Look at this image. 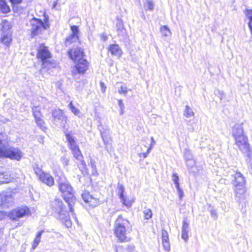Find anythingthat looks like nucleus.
Wrapping results in <instances>:
<instances>
[{
    "mask_svg": "<svg viewBox=\"0 0 252 252\" xmlns=\"http://www.w3.org/2000/svg\"><path fill=\"white\" fill-rule=\"evenodd\" d=\"M162 243L169 241L168 237L162 238Z\"/></svg>",
    "mask_w": 252,
    "mask_h": 252,
    "instance_id": "nucleus-53",
    "label": "nucleus"
},
{
    "mask_svg": "<svg viewBox=\"0 0 252 252\" xmlns=\"http://www.w3.org/2000/svg\"><path fill=\"white\" fill-rule=\"evenodd\" d=\"M58 186L62 196L68 204L71 215L76 221L77 218L75 215L73 210V206L76 202V198L73 193V188L67 180L63 178L60 179Z\"/></svg>",
    "mask_w": 252,
    "mask_h": 252,
    "instance_id": "nucleus-1",
    "label": "nucleus"
},
{
    "mask_svg": "<svg viewBox=\"0 0 252 252\" xmlns=\"http://www.w3.org/2000/svg\"><path fill=\"white\" fill-rule=\"evenodd\" d=\"M1 42L4 44L5 46H9L11 41L12 37L11 35L8 33H3L0 38Z\"/></svg>",
    "mask_w": 252,
    "mask_h": 252,
    "instance_id": "nucleus-22",
    "label": "nucleus"
},
{
    "mask_svg": "<svg viewBox=\"0 0 252 252\" xmlns=\"http://www.w3.org/2000/svg\"><path fill=\"white\" fill-rule=\"evenodd\" d=\"M125 191V188L122 184L118 183V192L119 197L121 199L125 196H124V193Z\"/></svg>",
    "mask_w": 252,
    "mask_h": 252,
    "instance_id": "nucleus-30",
    "label": "nucleus"
},
{
    "mask_svg": "<svg viewBox=\"0 0 252 252\" xmlns=\"http://www.w3.org/2000/svg\"><path fill=\"white\" fill-rule=\"evenodd\" d=\"M82 197L85 202L88 203L92 207H95L102 203V201L91 195L90 192L87 191H85L82 193Z\"/></svg>",
    "mask_w": 252,
    "mask_h": 252,
    "instance_id": "nucleus-12",
    "label": "nucleus"
},
{
    "mask_svg": "<svg viewBox=\"0 0 252 252\" xmlns=\"http://www.w3.org/2000/svg\"><path fill=\"white\" fill-rule=\"evenodd\" d=\"M177 192L179 195V197L181 200L182 199L183 197L184 196V193L183 192V190L181 189L178 190H177Z\"/></svg>",
    "mask_w": 252,
    "mask_h": 252,
    "instance_id": "nucleus-44",
    "label": "nucleus"
},
{
    "mask_svg": "<svg viewBox=\"0 0 252 252\" xmlns=\"http://www.w3.org/2000/svg\"><path fill=\"white\" fill-rule=\"evenodd\" d=\"M63 163H64L65 165L68 164V162H69L68 159H67V158H63Z\"/></svg>",
    "mask_w": 252,
    "mask_h": 252,
    "instance_id": "nucleus-51",
    "label": "nucleus"
},
{
    "mask_svg": "<svg viewBox=\"0 0 252 252\" xmlns=\"http://www.w3.org/2000/svg\"><path fill=\"white\" fill-rule=\"evenodd\" d=\"M68 54L70 58L73 60L74 62L82 60V59H84L85 55L83 50L80 48L71 49L68 51Z\"/></svg>",
    "mask_w": 252,
    "mask_h": 252,
    "instance_id": "nucleus-15",
    "label": "nucleus"
},
{
    "mask_svg": "<svg viewBox=\"0 0 252 252\" xmlns=\"http://www.w3.org/2000/svg\"><path fill=\"white\" fill-rule=\"evenodd\" d=\"M37 57L40 59L42 62L43 68H48V65L51 64L48 59L51 57V53L47 48L43 44H41L39 47ZM50 67L49 66V68Z\"/></svg>",
    "mask_w": 252,
    "mask_h": 252,
    "instance_id": "nucleus-8",
    "label": "nucleus"
},
{
    "mask_svg": "<svg viewBox=\"0 0 252 252\" xmlns=\"http://www.w3.org/2000/svg\"><path fill=\"white\" fill-rule=\"evenodd\" d=\"M70 30L72 33L66 37L65 41V44L66 46L69 45L71 43L77 41L79 39L78 33L79 30L78 26H70Z\"/></svg>",
    "mask_w": 252,
    "mask_h": 252,
    "instance_id": "nucleus-16",
    "label": "nucleus"
},
{
    "mask_svg": "<svg viewBox=\"0 0 252 252\" xmlns=\"http://www.w3.org/2000/svg\"><path fill=\"white\" fill-rule=\"evenodd\" d=\"M68 108L70 109L71 111L76 116L79 117V114L80 113V111L79 109L75 107L72 101H71L70 103L68 104Z\"/></svg>",
    "mask_w": 252,
    "mask_h": 252,
    "instance_id": "nucleus-28",
    "label": "nucleus"
},
{
    "mask_svg": "<svg viewBox=\"0 0 252 252\" xmlns=\"http://www.w3.org/2000/svg\"><path fill=\"white\" fill-rule=\"evenodd\" d=\"M161 34L164 36H168L171 34V32L166 26H162L160 28Z\"/></svg>",
    "mask_w": 252,
    "mask_h": 252,
    "instance_id": "nucleus-32",
    "label": "nucleus"
},
{
    "mask_svg": "<svg viewBox=\"0 0 252 252\" xmlns=\"http://www.w3.org/2000/svg\"><path fill=\"white\" fill-rule=\"evenodd\" d=\"M52 116L55 122L59 123L63 127L64 130L67 129L65 128V125L67 123V118L62 110L57 109L54 110L52 112Z\"/></svg>",
    "mask_w": 252,
    "mask_h": 252,
    "instance_id": "nucleus-13",
    "label": "nucleus"
},
{
    "mask_svg": "<svg viewBox=\"0 0 252 252\" xmlns=\"http://www.w3.org/2000/svg\"><path fill=\"white\" fill-rule=\"evenodd\" d=\"M124 109H125V108L121 109V111H120V115H122L124 114Z\"/></svg>",
    "mask_w": 252,
    "mask_h": 252,
    "instance_id": "nucleus-55",
    "label": "nucleus"
},
{
    "mask_svg": "<svg viewBox=\"0 0 252 252\" xmlns=\"http://www.w3.org/2000/svg\"><path fill=\"white\" fill-rule=\"evenodd\" d=\"M126 250L128 252H135V247L133 245H129L126 248Z\"/></svg>",
    "mask_w": 252,
    "mask_h": 252,
    "instance_id": "nucleus-40",
    "label": "nucleus"
},
{
    "mask_svg": "<svg viewBox=\"0 0 252 252\" xmlns=\"http://www.w3.org/2000/svg\"><path fill=\"white\" fill-rule=\"evenodd\" d=\"M243 123L237 124L232 128V135L235 139L236 144L243 153L250 156V147L248 138L244 133Z\"/></svg>",
    "mask_w": 252,
    "mask_h": 252,
    "instance_id": "nucleus-2",
    "label": "nucleus"
},
{
    "mask_svg": "<svg viewBox=\"0 0 252 252\" xmlns=\"http://www.w3.org/2000/svg\"><path fill=\"white\" fill-rule=\"evenodd\" d=\"M101 86H102V85H103V83H101Z\"/></svg>",
    "mask_w": 252,
    "mask_h": 252,
    "instance_id": "nucleus-58",
    "label": "nucleus"
},
{
    "mask_svg": "<svg viewBox=\"0 0 252 252\" xmlns=\"http://www.w3.org/2000/svg\"><path fill=\"white\" fill-rule=\"evenodd\" d=\"M121 200L122 203L124 205L126 206L127 207H131L132 203V201H131V200L127 201L125 197H124L123 198H122Z\"/></svg>",
    "mask_w": 252,
    "mask_h": 252,
    "instance_id": "nucleus-36",
    "label": "nucleus"
},
{
    "mask_svg": "<svg viewBox=\"0 0 252 252\" xmlns=\"http://www.w3.org/2000/svg\"><path fill=\"white\" fill-rule=\"evenodd\" d=\"M189 229V224L186 220H184L183 221L181 237L185 241H187L188 239V232Z\"/></svg>",
    "mask_w": 252,
    "mask_h": 252,
    "instance_id": "nucleus-21",
    "label": "nucleus"
},
{
    "mask_svg": "<svg viewBox=\"0 0 252 252\" xmlns=\"http://www.w3.org/2000/svg\"><path fill=\"white\" fill-rule=\"evenodd\" d=\"M234 191L236 195V199L241 201L244 199V193L246 191L245 180L244 176L239 172H236L234 175Z\"/></svg>",
    "mask_w": 252,
    "mask_h": 252,
    "instance_id": "nucleus-6",
    "label": "nucleus"
},
{
    "mask_svg": "<svg viewBox=\"0 0 252 252\" xmlns=\"http://www.w3.org/2000/svg\"><path fill=\"white\" fill-rule=\"evenodd\" d=\"M31 35L32 37L34 36L41 34L50 27L49 19L45 18L44 21L42 20L33 18L30 20Z\"/></svg>",
    "mask_w": 252,
    "mask_h": 252,
    "instance_id": "nucleus-5",
    "label": "nucleus"
},
{
    "mask_svg": "<svg viewBox=\"0 0 252 252\" xmlns=\"http://www.w3.org/2000/svg\"><path fill=\"white\" fill-rule=\"evenodd\" d=\"M32 113L35 119L41 116L40 111L37 107H33L32 108Z\"/></svg>",
    "mask_w": 252,
    "mask_h": 252,
    "instance_id": "nucleus-35",
    "label": "nucleus"
},
{
    "mask_svg": "<svg viewBox=\"0 0 252 252\" xmlns=\"http://www.w3.org/2000/svg\"><path fill=\"white\" fill-rule=\"evenodd\" d=\"M186 161H187V165L188 167H191L193 166V165H194V164L191 165V162H189V160H186Z\"/></svg>",
    "mask_w": 252,
    "mask_h": 252,
    "instance_id": "nucleus-52",
    "label": "nucleus"
},
{
    "mask_svg": "<svg viewBox=\"0 0 252 252\" xmlns=\"http://www.w3.org/2000/svg\"><path fill=\"white\" fill-rule=\"evenodd\" d=\"M30 214V209L27 206L18 207L11 211L9 217L12 220H17Z\"/></svg>",
    "mask_w": 252,
    "mask_h": 252,
    "instance_id": "nucleus-11",
    "label": "nucleus"
},
{
    "mask_svg": "<svg viewBox=\"0 0 252 252\" xmlns=\"http://www.w3.org/2000/svg\"><path fill=\"white\" fill-rule=\"evenodd\" d=\"M53 209L56 212L59 213L61 211H64L65 209L62 201L59 199L56 198L51 203Z\"/></svg>",
    "mask_w": 252,
    "mask_h": 252,
    "instance_id": "nucleus-18",
    "label": "nucleus"
},
{
    "mask_svg": "<svg viewBox=\"0 0 252 252\" xmlns=\"http://www.w3.org/2000/svg\"><path fill=\"white\" fill-rule=\"evenodd\" d=\"M118 93L120 94H124L125 95H126L127 93V87L126 86H121L118 90Z\"/></svg>",
    "mask_w": 252,
    "mask_h": 252,
    "instance_id": "nucleus-37",
    "label": "nucleus"
},
{
    "mask_svg": "<svg viewBox=\"0 0 252 252\" xmlns=\"http://www.w3.org/2000/svg\"><path fill=\"white\" fill-rule=\"evenodd\" d=\"M144 217L145 220H149L152 217L153 214L150 209H145L143 211Z\"/></svg>",
    "mask_w": 252,
    "mask_h": 252,
    "instance_id": "nucleus-34",
    "label": "nucleus"
},
{
    "mask_svg": "<svg viewBox=\"0 0 252 252\" xmlns=\"http://www.w3.org/2000/svg\"><path fill=\"white\" fill-rule=\"evenodd\" d=\"M106 37H103L104 40H106Z\"/></svg>",
    "mask_w": 252,
    "mask_h": 252,
    "instance_id": "nucleus-57",
    "label": "nucleus"
},
{
    "mask_svg": "<svg viewBox=\"0 0 252 252\" xmlns=\"http://www.w3.org/2000/svg\"><path fill=\"white\" fill-rule=\"evenodd\" d=\"M185 158L186 160H189V162H191V165L195 164V162L192 160V156L189 150L186 149L184 151Z\"/></svg>",
    "mask_w": 252,
    "mask_h": 252,
    "instance_id": "nucleus-27",
    "label": "nucleus"
},
{
    "mask_svg": "<svg viewBox=\"0 0 252 252\" xmlns=\"http://www.w3.org/2000/svg\"><path fill=\"white\" fill-rule=\"evenodd\" d=\"M34 171L40 181L45 184L49 187L54 184V179L49 173L44 172L38 167H34Z\"/></svg>",
    "mask_w": 252,
    "mask_h": 252,
    "instance_id": "nucleus-9",
    "label": "nucleus"
},
{
    "mask_svg": "<svg viewBox=\"0 0 252 252\" xmlns=\"http://www.w3.org/2000/svg\"><path fill=\"white\" fill-rule=\"evenodd\" d=\"M67 141L68 143V147L73 155L74 158L78 161L80 162L83 168L86 166V163L83 160V157L79 149L78 146L74 139V137L72 135V132L67 129L63 130Z\"/></svg>",
    "mask_w": 252,
    "mask_h": 252,
    "instance_id": "nucleus-4",
    "label": "nucleus"
},
{
    "mask_svg": "<svg viewBox=\"0 0 252 252\" xmlns=\"http://www.w3.org/2000/svg\"><path fill=\"white\" fill-rule=\"evenodd\" d=\"M174 184H175V187H176V188L177 190L181 189L180 188V185H179V182H177V183H174Z\"/></svg>",
    "mask_w": 252,
    "mask_h": 252,
    "instance_id": "nucleus-50",
    "label": "nucleus"
},
{
    "mask_svg": "<svg viewBox=\"0 0 252 252\" xmlns=\"http://www.w3.org/2000/svg\"><path fill=\"white\" fill-rule=\"evenodd\" d=\"M75 70L72 71L73 75H75L77 73L80 74H84L85 72L88 70L89 67V63L85 59H82L78 61L75 62Z\"/></svg>",
    "mask_w": 252,
    "mask_h": 252,
    "instance_id": "nucleus-14",
    "label": "nucleus"
},
{
    "mask_svg": "<svg viewBox=\"0 0 252 252\" xmlns=\"http://www.w3.org/2000/svg\"><path fill=\"white\" fill-rule=\"evenodd\" d=\"M58 0H57L56 1L54 2V3L53 4V8H56V7L58 4Z\"/></svg>",
    "mask_w": 252,
    "mask_h": 252,
    "instance_id": "nucleus-54",
    "label": "nucleus"
},
{
    "mask_svg": "<svg viewBox=\"0 0 252 252\" xmlns=\"http://www.w3.org/2000/svg\"><path fill=\"white\" fill-rule=\"evenodd\" d=\"M127 223L128 221L124 219L122 215H119L115 222V233L120 242H124L127 239L126 226Z\"/></svg>",
    "mask_w": 252,
    "mask_h": 252,
    "instance_id": "nucleus-7",
    "label": "nucleus"
},
{
    "mask_svg": "<svg viewBox=\"0 0 252 252\" xmlns=\"http://www.w3.org/2000/svg\"><path fill=\"white\" fill-rule=\"evenodd\" d=\"M172 179L174 183L179 182V177L177 173H173L172 176Z\"/></svg>",
    "mask_w": 252,
    "mask_h": 252,
    "instance_id": "nucleus-41",
    "label": "nucleus"
},
{
    "mask_svg": "<svg viewBox=\"0 0 252 252\" xmlns=\"http://www.w3.org/2000/svg\"><path fill=\"white\" fill-rule=\"evenodd\" d=\"M115 251H116V252H118L117 248L115 249Z\"/></svg>",
    "mask_w": 252,
    "mask_h": 252,
    "instance_id": "nucleus-56",
    "label": "nucleus"
},
{
    "mask_svg": "<svg viewBox=\"0 0 252 252\" xmlns=\"http://www.w3.org/2000/svg\"><path fill=\"white\" fill-rule=\"evenodd\" d=\"M150 150H151V148H148L146 152L141 153L139 154V157H140V158L142 157L143 158H146L147 157L148 155L149 154Z\"/></svg>",
    "mask_w": 252,
    "mask_h": 252,
    "instance_id": "nucleus-38",
    "label": "nucleus"
},
{
    "mask_svg": "<svg viewBox=\"0 0 252 252\" xmlns=\"http://www.w3.org/2000/svg\"><path fill=\"white\" fill-rule=\"evenodd\" d=\"M118 105L119 106L120 109L125 108L124 104H123V101L122 99L118 100Z\"/></svg>",
    "mask_w": 252,
    "mask_h": 252,
    "instance_id": "nucleus-45",
    "label": "nucleus"
},
{
    "mask_svg": "<svg viewBox=\"0 0 252 252\" xmlns=\"http://www.w3.org/2000/svg\"><path fill=\"white\" fill-rule=\"evenodd\" d=\"M22 157L23 153L18 148L11 147L7 143H3L0 139V158L19 161Z\"/></svg>",
    "mask_w": 252,
    "mask_h": 252,
    "instance_id": "nucleus-3",
    "label": "nucleus"
},
{
    "mask_svg": "<svg viewBox=\"0 0 252 252\" xmlns=\"http://www.w3.org/2000/svg\"><path fill=\"white\" fill-rule=\"evenodd\" d=\"M162 245H163V247L165 251H168V252L170 251V245L169 241L162 243Z\"/></svg>",
    "mask_w": 252,
    "mask_h": 252,
    "instance_id": "nucleus-39",
    "label": "nucleus"
},
{
    "mask_svg": "<svg viewBox=\"0 0 252 252\" xmlns=\"http://www.w3.org/2000/svg\"><path fill=\"white\" fill-rule=\"evenodd\" d=\"M211 215L214 219H216L217 218V213L215 210L212 209L210 210Z\"/></svg>",
    "mask_w": 252,
    "mask_h": 252,
    "instance_id": "nucleus-43",
    "label": "nucleus"
},
{
    "mask_svg": "<svg viewBox=\"0 0 252 252\" xmlns=\"http://www.w3.org/2000/svg\"><path fill=\"white\" fill-rule=\"evenodd\" d=\"M144 6L146 10H153L154 9V5L152 0H146V2L144 4Z\"/></svg>",
    "mask_w": 252,
    "mask_h": 252,
    "instance_id": "nucleus-31",
    "label": "nucleus"
},
{
    "mask_svg": "<svg viewBox=\"0 0 252 252\" xmlns=\"http://www.w3.org/2000/svg\"><path fill=\"white\" fill-rule=\"evenodd\" d=\"M10 1L12 4H19L22 1V0H10Z\"/></svg>",
    "mask_w": 252,
    "mask_h": 252,
    "instance_id": "nucleus-47",
    "label": "nucleus"
},
{
    "mask_svg": "<svg viewBox=\"0 0 252 252\" xmlns=\"http://www.w3.org/2000/svg\"><path fill=\"white\" fill-rule=\"evenodd\" d=\"M0 9L4 13H7L10 11V8L4 0H0Z\"/></svg>",
    "mask_w": 252,
    "mask_h": 252,
    "instance_id": "nucleus-25",
    "label": "nucleus"
},
{
    "mask_svg": "<svg viewBox=\"0 0 252 252\" xmlns=\"http://www.w3.org/2000/svg\"><path fill=\"white\" fill-rule=\"evenodd\" d=\"M35 120L38 126H39L42 130H45L46 127L44 126L45 124L44 121L41 119L40 117L35 118Z\"/></svg>",
    "mask_w": 252,
    "mask_h": 252,
    "instance_id": "nucleus-33",
    "label": "nucleus"
},
{
    "mask_svg": "<svg viewBox=\"0 0 252 252\" xmlns=\"http://www.w3.org/2000/svg\"><path fill=\"white\" fill-rule=\"evenodd\" d=\"M58 218L67 227H70L72 225V222L67 211L64 210V211H61L58 213Z\"/></svg>",
    "mask_w": 252,
    "mask_h": 252,
    "instance_id": "nucleus-17",
    "label": "nucleus"
},
{
    "mask_svg": "<svg viewBox=\"0 0 252 252\" xmlns=\"http://www.w3.org/2000/svg\"><path fill=\"white\" fill-rule=\"evenodd\" d=\"M116 29L119 36L125 37L126 35V30L124 28V24L122 20L117 19Z\"/></svg>",
    "mask_w": 252,
    "mask_h": 252,
    "instance_id": "nucleus-19",
    "label": "nucleus"
},
{
    "mask_svg": "<svg viewBox=\"0 0 252 252\" xmlns=\"http://www.w3.org/2000/svg\"><path fill=\"white\" fill-rule=\"evenodd\" d=\"M184 115L186 117L189 118L194 116V113L192 109L188 105L186 106L184 112Z\"/></svg>",
    "mask_w": 252,
    "mask_h": 252,
    "instance_id": "nucleus-29",
    "label": "nucleus"
},
{
    "mask_svg": "<svg viewBox=\"0 0 252 252\" xmlns=\"http://www.w3.org/2000/svg\"><path fill=\"white\" fill-rule=\"evenodd\" d=\"M98 129L100 132L101 138L104 143L105 149L107 151H109L111 140L109 137L110 131L109 126L107 125H103L100 123L98 126Z\"/></svg>",
    "mask_w": 252,
    "mask_h": 252,
    "instance_id": "nucleus-10",
    "label": "nucleus"
},
{
    "mask_svg": "<svg viewBox=\"0 0 252 252\" xmlns=\"http://www.w3.org/2000/svg\"><path fill=\"white\" fill-rule=\"evenodd\" d=\"M108 50L112 55L118 57H120L122 54V50L117 44L110 45L108 48Z\"/></svg>",
    "mask_w": 252,
    "mask_h": 252,
    "instance_id": "nucleus-20",
    "label": "nucleus"
},
{
    "mask_svg": "<svg viewBox=\"0 0 252 252\" xmlns=\"http://www.w3.org/2000/svg\"><path fill=\"white\" fill-rule=\"evenodd\" d=\"M11 199V195L0 196V207L5 205L7 203L10 202Z\"/></svg>",
    "mask_w": 252,
    "mask_h": 252,
    "instance_id": "nucleus-26",
    "label": "nucleus"
},
{
    "mask_svg": "<svg viewBox=\"0 0 252 252\" xmlns=\"http://www.w3.org/2000/svg\"><path fill=\"white\" fill-rule=\"evenodd\" d=\"M246 15L249 20L248 26L250 30L251 33L252 35V9H247L246 11Z\"/></svg>",
    "mask_w": 252,
    "mask_h": 252,
    "instance_id": "nucleus-24",
    "label": "nucleus"
},
{
    "mask_svg": "<svg viewBox=\"0 0 252 252\" xmlns=\"http://www.w3.org/2000/svg\"><path fill=\"white\" fill-rule=\"evenodd\" d=\"M151 143L150 144V146L149 148H151V149H152V147L155 145V141L154 140V139L153 137L151 138Z\"/></svg>",
    "mask_w": 252,
    "mask_h": 252,
    "instance_id": "nucleus-49",
    "label": "nucleus"
},
{
    "mask_svg": "<svg viewBox=\"0 0 252 252\" xmlns=\"http://www.w3.org/2000/svg\"><path fill=\"white\" fill-rule=\"evenodd\" d=\"M168 237V233L166 231L163 230L162 231V238Z\"/></svg>",
    "mask_w": 252,
    "mask_h": 252,
    "instance_id": "nucleus-46",
    "label": "nucleus"
},
{
    "mask_svg": "<svg viewBox=\"0 0 252 252\" xmlns=\"http://www.w3.org/2000/svg\"><path fill=\"white\" fill-rule=\"evenodd\" d=\"M1 178L0 177V179H1ZM10 181V179L8 177H7L5 178V179H3V180H0V184L2 183H8L9 182V181Z\"/></svg>",
    "mask_w": 252,
    "mask_h": 252,
    "instance_id": "nucleus-48",
    "label": "nucleus"
},
{
    "mask_svg": "<svg viewBox=\"0 0 252 252\" xmlns=\"http://www.w3.org/2000/svg\"><path fill=\"white\" fill-rule=\"evenodd\" d=\"M44 232V230H39L37 232L36 237L33 242L32 248L34 250L38 245L40 242L41 241V237L42 233Z\"/></svg>",
    "mask_w": 252,
    "mask_h": 252,
    "instance_id": "nucleus-23",
    "label": "nucleus"
},
{
    "mask_svg": "<svg viewBox=\"0 0 252 252\" xmlns=\"http://www.w3.org/2000/svg\"><path fill=\"white\" fill-rule=\"evenodd\" d=\"M215 94L218 95V96L220 98V99L221 100L224 96V93L222 91H221L220 90H217L215 92Z\"/></svg>",
    "mask_w": 252,
    "mask_h": 252,
    "instance_id": "nucleus-42",
    "label": "nucleus"
}]
</instances>
